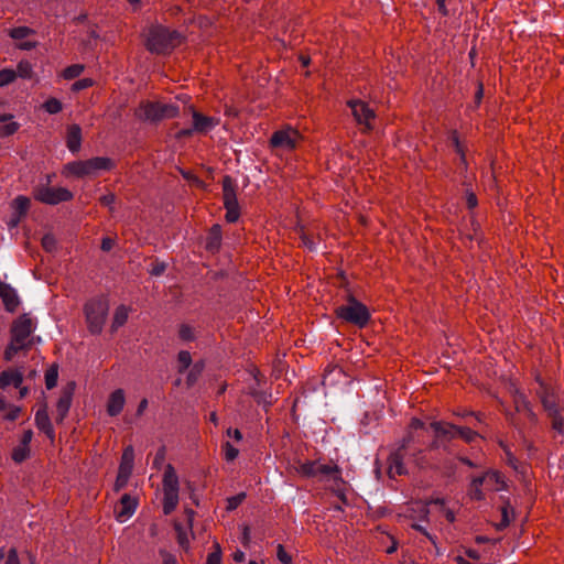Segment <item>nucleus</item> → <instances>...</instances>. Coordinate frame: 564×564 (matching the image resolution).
Returning <instances> with one entry per match:
<instances>
[{
  "mask_svg": "<svg viewBox=\"0 0 564 564\" xmlns=\"http://www.w3.org/2000/svg\"><path fill=\"white\" fill-rule=\"evenodd\" d=\"M539 388L535 395L540 400L546 417L551 422L554 437L564 435V409L558 404L554 391L540 377H536Z\"/></svg>",
  "mask_w": 564,
  "mask_h": 564,
  "instance_id": "obj_1",
  "label": "nucleus"
},
{
  "mask_svg": "<svg viewBox=\"0 0 564 564\" xmlns=\"http://www.w3.org/2000/svg\"><path fill=\"white\" fill-rule=\"evenodd\" d=\"M180 108L176 104H162L160 101H141L134 115L138 119L150 122L159 123L165 119L177 117Z\"/></svg>",
  "mask_w": 564,
  "mask_h": 564,
  "instance_id": "obj_2",
  "label": "nucleus"
},
{
  "mask_svg": "<svg viewBox=\"0 0 564 564\" xmlns=\"http://www.w3.org/2000/svg\"><path fill=\"white\" fill-rule=\"evenodd\" d=\"M338 318L346 323L364 328L370 321L368 307L358 301L354 295L347 296V302L335 310Z\"/></svg>",
  "mask_w": 564,
  "mask_h": 564,
  "instance_id": "obj_3",
  "label": "nucleus"
},
{
  "mask_svg": "<svg viewBox=\"0 0 564 564\" xmlns=\"http://www.w3.org/2000/svg\"><path fill=\"white\" fill-rule=\"evenodd\" d=\"M180 34L175 31L171 32L162 25H154L149 30L147 39V48L156 54L170 52Z\"/></svg>",
  "mask_w": 564,
  "mask_h": 564,
  "instance_id": "obj_4",
  "label": "nucleus"
},
{
  "mask_svg": "<svg viewBox=\"0 0 564 564\" xmlns=\"http://www.w3.org/2000/svg\"><path fill=\"white\" fill-rule=\"evenodd\" d=\"M109 311L108 301L104 297L93 299L85 305L86 322L91 334H100Z\"/></svg>",
  "mask_w": 564,
  "mask_h": 564,
  "instance_id": "obj_5",
  "label": "nucleus"
},
{
  "mask_svg": "<svg viewBox=\"0 0 564 564\" xmlns=\"http://www.w3.org/2000/svg\"><path fill=\"white\" fill-rule=\"evenodd\" d=\"M113 167V162L108 158L97 156L86 161H75L68 163L67 169L70 174L85 177L96 175L99 171H108Z\"/></svg>",
  "mask_w": 564,
  "mask_h": 564,
  "instance_id": "obj_6",
  "label": "nucleus"
},
{
  "mask_svg": "<svg viewBox=\"0 0 564 564\" xmlns=\"http://www.w3.org/2000/svg\"><path fill=\"white\" fill-rule=\"evenodd\" d=\"M224 206L226 208V220L235 223L239 218V204L236 194V184L231 176L226 175L223 178Z\"/></svg>",
  "mask_w": 564,
  "mask_h": 564,
  "instance_id": "obj_7",
  "label": "nucleus"
},
{
  "mask_svg": "<svg viewBox=\"0 0 564 564\" xmlns=\"http://www.w3.org/2000/svg\"><path fill=\"white\" fill-rule=\"evenodd\" d=\"M299 473L307 478H340V469L337 465L321 464L318 460L305 462L301 464L299 467Z\"/></svg>",
  "mask_w": 564,
  "mask_h": 564,
  "instance_id": "obj_8",
  "label": "nucleus"
},
{
  "mask_svg": "<svg viewBox=\"0 0 564 564\" xmlns=\"http://www.w3.org/2000/svg\"><path fill=\"white\" fill-rule=\"evenodd\" d=\"M34 197L44 204L57 205L58 203L70 200L73 194L64 187L41 186L36 189Z\"/></svg>",
  "mask_w": 564,
  "mask_h": 564,
  "instance_id": "obj_9",
  "label": "nucleus"
},
{
  "mask_svg": "<svg viewBox=\"0 0 564 564\" xmlns=\"http://www.w3.org/2000/svg\"><path fill=\"white\" fill-rule=\"evenodd\" d=\"M34 330L33 322L26 315L20 316L12 325V339L17 344H26L25 340Z\"/></svg>",
  "mask_w": 564,
  "mask_h": 564,
  "instance_id": "obj_10",
  "label": "nucleus"
},
{
  "mask_svg": "<svg viewBox=\"0 0 564 564\" xmlns=\"http://www.w3.org/2000/svg\"><path fill=\"white\" fill-rule=\"evenodd\" d=\"M76 384L75 382H68L67 386L63 389L62 394L57 401L56 405V422L63 423L65 417L68 414V411L72 405L73 394L75 391Z\"/></svg>",
  "mask_w": 564,
  "mask_h": 564,
  "instance_id": "obj_11",
  "label": "nucleus"
},
{
  "mask_svg": "<svg viewBox=\"0 0 564 564\" xmlns=\"http://www.w3.org/2000/svg\"><path fill=\"white\" fill-rule=\"evenodd\" d=\"M297 138L299 133L295 130H279L272 134L270 144L272 148L293 150L296 147Z\"/></svg>",
  "mask_w": 564,
  "mask_h": 564,
  "instance_id": "obj_12",
  "label": "nucleus"
},
{
  "mask_svg": "<svg viewBox=\"0 0 564 564\" xmlns=\"http://www.w3.org/2000/svg\"><path fill=\"white\" fill-rule=\"evenodd\" d=\"M348 106L350 107L356 121L359 124H365L367 129H370V120L375 118L373 110L361 100H350Z\"/></svg>",
  "mask_w": 564,
  "mask_h": 564,
  "instance_id": "obj_13",
  "label": "nucleus"
},
{
  "mask_svg": "<svg viewBox=\"0 0 564 564\" xmlns=\"http://www.w3.org/2000/svg\"><path fill=\"white\" fill-rule=\"evenodd\" d=\"M138 502L129 494H124L120 499L119 508H116L117 519L120 522L128 520L134 513Z\"/></svg>",
  "mask_w": 564,
  "mask_h": 564,
  "instance_id": "obj_14",
  "label": "nucleus"
},
{
  "mask_svg": "<svg viewBox=\"0 0 564 564\" xmlns=\"http://www.w3.org/2000/svg\"><path fill=\"white\" fill-rule=\"evenodd\" d=\"M34 421H35V425L36 427L42 431L43 433H45V435L51 438V440H54L55 437V432H54V427L51 423V420H50V416H48V413H47V408H46V404H43L42 408H40L36 413H35V417H34Z\"/></svg>",
  "mask_w": 564,
  "mask_h": 564,
  "instance_id": "obj_15",
  "label": "nucleus"
},
{
  "mask_svg": "<svg viewBox=\"0 0 564 564\" xmlns=\"http://www.w3.org/2000/svg\"><path fill=\"white\" fill-rule=\"evenodd\" d=\"M0 297L9 312H14L20 304L17 291L4 282H0Z\"/></svg>",
  "mask_w": 564,
  "mask_h": 564,
  "instance_id": "obj_16",
  "label": "nucleus"
},
{
  "mask_svg": "<svg viewBox=\"0 0 564 564\" xmlns=\"http://www.w3.org/2000/svg\"><path fill=\"white\" fill-rule=\"evenodd\" d=\"M430 427L433 430L434 434L440 437L446 445L454 437H456V425L434 421L430 424Z\"/></svg>",
  "mask_w": 564,
  "mask_h": 564,
  "instance_id": "obj_17",
  "label": "nucleus"
},
{
  "mask_svg": "<svg viewBox=\"0 0 564 564\" xmlns=\"http://www.w3.org/2000/svg\"><path fill=\"white\" fill-rule=\"evenodd\" d=\"M404 454L403 451H400L397 448L394 452H392L389 456V474L390 476H402L408 474V469L405 465L403 464Z\"/></svg>",
  "mask_w": 564,
  "mask_h": 564,
  "instance_id": "obj_18",
  "label": "nucleus"
},
{
  "mask_svg": "<svg viewBox=\"0 0 564 564\" xmlns=\"http://www.w3.org/2000/svg\"><path fill=\"white\" fill-rule=\"evenodd\" d=\"M178 477L175 468L171 464H167L163 475V491L164 494H178Z\"/></svg>",
  "mask_w": 564,
  "mask_h": 564,
  "instance_id": "obj_19",
  "label": "nucleus"
},
{
  "mask_svg": "<svg viewBox=\"0 0 564 564\" xmlns=\"http://www.w3.org/2000/svg\"><path fill=\"white\" fill-rule=\"evenodd\" d=\"M124 402H126V399H124L123 390L122 389L115 390L108 399V404H107L108 414L110 416H117L118 414H120V412L122 411V409L124 406Z\"/></svg>",
  "mask_w": 564,
  "mask_h": 564,
  "instance_id": "obj_20",
  "label": "nucleus"
},
{
  "mask_svg": "<svg viewBox=\"0 0 564 564\" xmlns=\"http://www.w3.org/2000/svg\"><path fill=\"white\" fill-rule=\"evenodd\" d=\"M516 410L519 413H524V415L528 417V420L531 423H533V424L538 423V421H539L538 415L533 411L531 402L523 394H519L516 398Z\"/></svg>",
  "mask_w": 564,
  "mask_h": 564,
  "instance_id": "obj_21",
  "label": "nucleus"
},
{
  "mask_svg": "<svg viewBox=\"0 0 564 564\" xmlns=\"http://www.w3.org/2000/svg\"><path fill=\"white\" fill-rule=\"evenodd\" d=\"M216 123L217 122L214 118L193 111V127L196 132H208L216 126Z\"/></svg>",
  "mask_w": 564,
  "mask_h": 564,
  "instance_id": "obj_22",
  "label": "nucleus"
},
{
  "mask_svg": "<svg viewBox=\"0 0 564 564\" xmlns=\"http://www.w3.org/2000/svg\"><path fill=\"white\" fill-rule=\"evenodd\" d=\"M67 148L72 153H77L82 144V129L78 124H72L67 130Z\"/></svg>",
  "mask_w": 564,
  "mask_h": 564,
  "instance_id": "obj_23",
  "label": "nucleus"
},
{
  "mask_svg": "<svg viewBox=\"0 0 564 564\" xmlns=\"http://www.w3.org/2000/svg\"><path fill=\"white\" fill-rule=\"evenodd\" d=\"M221 245V227L219 225H214L207 236H206V249L210 252H216L219 250Z\"/></svg>",
  "mask_w": 564,
  "mask_h": 564,
  "instance_id": "obj_24",
  "label": "nucleus"
},
{
  "mask_svg": "<svg viewBox=\"0 0 564 564\" xmlns=\"http://www.w3.org/2000/svg\"><path fill=\"white\" fill-rule=\"evenodd\" d=\"M23 382V375L18 370H6L0 375V388L4 389L9 384L19 388Z\"/></svg>",
  "mask_w": 564,
  "mask_h": 564,
  "instance_id": "obj_25",
  "label": "nucleus"
},
{
  "mask_svg": "<svg viewBox=\"0 0 564 564\" xmlns=\"http://www.w3.org/2000/svg\"><path fill=\"white\" fill-rule=\"evenodd\" d=\"M134 462V449L131 445L123 449L121 462L119 465V471L131 475Z\"/></svg>",
  "mask_w": 564,
  "mask_h": 564,
  "instance_id": "obj_26",
  "label": "nucleus"
},
{
  "mask_svg": "<svg viewBox=\"0 0 564 564\" xmlns=\"http://www.w3.org/2000/svg\"><path fill=\"white\" fill-rule=\"evenodd\" d=\"M128 319V310L124 305H120L117 307L111 325V330L116 332L119 327H121Z\"/></svg>",
  "mask_w": 564,
  "mask_h": 564,
  "instance_id": "obj_27",
  "label": "nucleus"
},
{
  "mask_svg": "<svg viewBox=\"0 0 564 564\" xmlns=\"http://www.w3.org/2000/svg\"><path fill=\"white\" fill-rule=\"evenodd\" d=\"M30 207V199L25 196H18L13 200V208L15 215L23 217L26 215Z\"/></svg>",
  "mask_w": 564,
  "mask_h": 564,
  "instance_id": "obj_28",
  "label": "nucleus"
},
{
  "mask_svg": "<svg viewBox=\"0 0 564 564\" xmlns=\"http://www.w3.org/2000/svg\"><path fill=\"white\" fill-rule=\"evenodd\" d=\"M34 33L35 31L29 26H17L8 31V35L15 41L26 39Z\"/></svg>",
  "mask_w": 564,
  "mask_h": 564,
  "instance_id": "obj_29",
  "label": "nucleus"
},
{
  "mask_svg": "<svg viewBox=\"0 0 564 564\" xmlns=\"http://www.w3.org/2000/svg\"><path fill=\"white\" fill-rule=\"evenodd\" d=\"M204 361H197L193 365L186 378V383L188 387H192L196 383L204 370Z\"/></svg>",
  "mask_w": 564,
  "mask_h": 564,
  "instance_id": "obj_30",
  "label": "nucleus"
},
{
  "mask_svg": "<svg viewBox=\"0 0 564 564\" xmlns=\"http://www.w3.org/2000/svg\"><path fill=\"white\" fill-rule=\"evenodd\" d=\"M178 494H164L163 499V512L164 514H171L177 507Z\"/></svg>",
  "mask_w": 564,
  "mask_h": 564,
  "instance_id": "obj_31",
  "label": "nucleus"
},
{
  "mask_svg": "<svg viewBox=\"0 0 564 564\" xmlns=\"http://www.w3.org/2000/svg\"><path fill=\"white\" fill-rule=\"evenodd\" d=\"M484 481L485 476H478L471 480L469 492L473 499L481 500L484 498V494L480 489Z\"/></svg>",
  "mask_w": 564,
  "mask_h": 564,
  "instance_id": "obj_32",
  "label": "nucleus"
},
{
  "mask_svg": "<svg viewBox=\"0 0 564 564\" xmlns=\"http://www.w3.org/2000/svg\"><path fill=\"white\" fill-rule=\"evenodd\" d=\"M28 347L29 344H17L12 339L4 350V359L7 361H11L20 350L25 349Z\"/></svg>",
  "mask_w": 564,
  "mask_h": 564,
  "instance_id": "obj_33",
  "label": "nucleus"
},
{
  "mask_svg": "<svg viewBox=\"0 0 564 564\" xmlns=\"http://www.w3.org/2000/svg\"><path fill=\"white\" fill-rule=\"evenodd\" d=\"M29 455L30 448L21 444L14 447L12 451V459L18 464L24 462L29 457Z\"/></svg>",
  "mask_w": 564,
  "mask_h": 564,
  "instance_id": "obj_34",
  "label": "nucleus"
},
{
  "mask_svg": "<svg viewBox=\"0 0 564 564\" xmlns=\"http://www.w3.org/2000/svg\"><path fill=\"white\" fill-rule=\"evenodd\" d=\"M178 372L183 373L192 365V357L187 350H181L177 355Z\"/></svg>",
  "mask_w": 564,
  "mask_h": 564,
  "instance_id": "obj_35",
  "label": "nucleus"
},
{
  "mask_svg": "<svg viewBox=\"0 0 564 564\" xmlns=\"http://www.w3.org/2000/svg\"><path fill=\"white\" fill-rule=\"evenodd\" d=\"M58 371L57 366H52L45 373V386L48 390L53 389L57 384Z\"/></svg>",
  "mask_w": 564,
  "mask_h": 564,
  "instance_id": "obj_36",
  "label": "nucleus"
},
{
  "mask_svg": "<svg viewBox=\"0 0 564 564\" xmlns=\"http://www.w3.org/2000/svg\"><path fill=\"white\" fill-rule=\"evenodd\" d=\"M178 337L184 341H193L195 339L194 328L188 324H181L178 328Z\"/></svg>",
  "mask_w": 564,
  "mask_h": 564,
  "instance_id": "obj_37",
  "label": "nucleus"
},
{
  "mask_svg": "<svg viewBox=\"0 0 564 564\" xmlns=\"http://www.w3.org/2000/svg\"><path fill=\"white\" fill-rule=\"evenodd\" d=\"M17 78L15 70L11 68H4L0 70V87H4L13 83Z\"/></svg>",
  "mask_w": 564,
  "mask_h": 564,
  "instance_id": "obj_38",
  "label": "nucleus"
},
{
  "mask_svg": "<svg viewBox=\"0 0 564 564\" xmlns=\"http://www.w3.org/2000/svg\"><path fill=\"white\" fill-rule=\"evenodd\" d=\"M43 108H44L48 113H51V115H55V113H58V112L62 110L63 106H62V102H61L58 99H56V98L52 97V98H48V99L44 102Z\"/></svg>",
  "mask_w": 564,
  "mask_h": 564,
  "instance_id": "obj_39",
  "label": "nucleus"
},
{
  "mask_svg": "<svg viewBox=\"0 0 564 564\" xmlns=\"http://www.w3.org/2000/svg\"><path fill=\"white\" fill-rule=\"evenodd\" d=\"M17 77L21 78H31L33 69L32 65L28 61H21L18 64V69L15 70Z\"/></svg>",
  "mask_w": 564,
  "mask_h": 564,
  "instance_id": "obj_40",
  "label": "nucleus"
},
{
  "mask_svg": "<svg viewBox=\"0 0 564 564\" xmlns=\"http://www.w3.org/2000/svg\"><path fill=\"white\" fill-rule=\"evenodd\" d=\"M42 247L47 252H54L57 248V240L53 234H45L42 238Z\"/></svg>",
  "mask_w": 564,
  "mask_h": 564,
  "instance_id": "obj_41",
  "label": "nucleus"
},
{
  "mask_svg": "<svg viewBox=\"0 0 564 564\" xmlns=\"http://www.w3.org/2000/svg\"><path fill=\"white\" fill-rule=\"evenodd\" d=\"M416 442H419L417 435L412 431H408L406 435L401 440L398 448L404 452L405 449L410 448L411 444Z\"/></svg>",
  "mask_w": 564,
  "mask_h": 564,
  "instance_id": "obj_42",
  "label": "nucleus"
},
{
  "mask_svg": "<svg viewBox=\"0 0 564 564\" xmlns=\"http://www.w3.org/2000/svg\"><path fill=\"white\" fill-rule=\"evenodd\" d=\"M20 128V123L10 121L0 127V138H7L14 134Z\"/></svg>",
  "mask_w": 564,
  "mask_h": 564,
  "instance_id": "obj_43",
  "label": "nucleus"
},
{
  "mask_svg": "<svg viewBox=\"0 0 564 564\" xmlns=\"http://www.w3.org/2000/svg\"><path fill=\"white\" fill-rule=\"evenodd\" d=\"M457 435L459 437H462L463 440H465L466 442L470 443V442H473L478 436V433L473 431L469 427H458V426H456V436Z\"/></svg>",
  "mask_w": 564,
  "mask_h": 564,
  "instance_id": "obj_44",
  "label": "nucleus"
},
{
  "mask_svg": "<svg viewBox=\"0 0 564 564\" xmlns=\"http://www.w3.org/2000/svg\"><path fill=\"white\" fill-rule=\"evenodd\" d=\"M245 499H246L245 492H240L236 496L229 497L227 499V507H226L227 511H234L235 509H237L238 506H240Z\"/></svg>",
  "mask_w": 564,
  "mask_h": 564,
  "instance_id": "obj_45",
  "label": "nucleus"
},
{
  "mask_svg": "<svg viewBox=\"0 0 564 564\" xmlns=\"http://www.w3.org/2000/svg\"><path fill=\"white\" fill-rule=\"evenodd\" d=\"M84 70V66L80 64H74L65 68L64 77L66 79H74L78 77Z\"/></svg>",
  "mask_w": 564,
  "mask_h": 564,
  "instance_id": "obj_46",
  "label": "nucleus"
},
{
  "mask_svg": "<svg viewBox=\"0 0 564 564\" xmlns=\"http://www.w3.org/2000/svg\"><path fill=\"white\" fill-rule=\"evenodd\" d=\"M130 476L131 475L118 470L117 479L115 482V491L118 492L122 490L127 486Z\"/></svg>",
  "mask_w": 564,
  "mask_h": 564,
  "instance_id": "obj_47",
  "label": "nucleus"
},
{
  "mask_svg": "<svg viewBox=\"0 0 564 564\" xmlns=\"http://www.w3.org/2000/svg\"><path fill=\"white\" fill-rule=\"evenodd\" d=\"M165 455H166V448L165 446H161L155 456H154V459H153V467L156 468V469H160L163 464H164V460H165Z\"/></svg>",
  "mask_w": 564,
  "mask_h": 564,
  "instance_id": "obj_48",
  "label": "nucleus"
},
{
  "mask_svg": "<svg viewBox=\"0 0 564 564\" xmlns=\"http://www.w3.org/2000/svg\"><path fill=\"white\" fill-rule=\"evenodd\" d=\"M166 268H167V264L165 262L156 260L152 264V267L149 270V272L153 276H160V275H162L165 272Z\"/></svg>",
  "mask_w": 564,
  "mask_h": 564,
  "instance_id": "obj_49",
  "label": "nucleus"
},
{
  "mask_svg": "<svg viewBox=\"0 0 564 564\" xmlns=\"http://www.w3.org/2000/svg\"><path fill=\"white\" fill-rule=\"evenodd\" d=\"M216 550L208 554L207 564H221V549L218 543L215 545Z\"/></svg>",
  "mask_w": 564,
  "mask_h": 564,
  "instance_id": "obj_50",
  "label": "nucleus"
},
{
  "mask_svg": "<svg viewBox=\"0 0 564 564\" xmlns=\"http://www.w3.org/2000/svg\"><path fill=\"white\" fill-rule=\"evenodd\" d=\"M226 459L231 462L237 458L239 451L234 447L229 442L224 444Z\"/></svg>",
  "mask_w": 564,
  "mask_h": 564,
  "instance_id": "obj_51",
  "label": "nucleus"
},
{
  "mask_svg": "<svg viewBox=\"0 0 564 564\" xmlns=\"http://www.w3.org/2000/svg\"><path fill=\"white\" fill-rule=\"evenodd\" d=\"M276 556L282 564H291L292 562L291 555L285 551L282 544L278 545Z\"/></svg>",
  "mask_w": 564,
  "mask_h": 564,
  "instance_id": "obj_52",
  "label": "nucleus"
},
{
  "mask_svg": "<svg viewBox=\"0 0 564 564\" xmlns=\"http://www.w3.org/2000/svg\"><path fill=\"white\" fill-rule=\"evenodd\" d=\"M430 451H436V449H444L447 451L448 446L434 434V440L430 443L429 447Z\"/></svg>",
  "mask_w": 564,
  "mask_h": 564,
  "instance_id": "obj_53",
  "label": "nucleus"
},
{
  "mask_svg": "<svg viewBox=\"0 0 564 564\" xmlns=\"http://www.w3.org/2000/svg\"><path fill=\"white\" fill-rule=\"evenodd\" d=\"M21 411L22 409L20 406L9 405V412L6 414L4 419L8 421H15L19 417Z\"/></svg>",
  "mask_w": 564,
  "mask_h": 564,
  "instance_id": "obj_54",
  "label": "nucleus"
},
{
  "mask_svg": "<svg viewBox=\"0 0 564 564\" xmlns=\"http://www.w3.org/2000/svg\"><path fill=\"white\" fill-rule=\"evenodd\" d=\"M93 85V80L89 78L79 79L73 84V90L79 91L86 89Z\"/></svg>",
  "mask_w": 564,
  "mask_h": 564,
  "instance_id": "obj_55",
  "label": "nucleus"
},
{
  "mask_svg": "<svg viewBox=\"0 0 564 564\" xmlns=\"http://www.w3.org/2000/svg\"><path fill=\"white\" fill-rule=\"evenodd\" d=\"M175 530L177 532L178 543L184 547L188 543L186 532L183 530L181 524H175Z\"/></svg>",
  "mask_w": 564,
  "mask_h": 564,
  "instance_id": "obj_56",
  "label": "nucleus"
},
{
  "mask_svg": "<svg viewBox=\"0 0 564 564\" xmlns=\"http://www.w3.org/2000/svg\"><path fill=\"white\" fill-rule=\"evenodd\" d=\"M423 452L424 449L422 448H416L414 449L412 453H411V456L413 458V462L420 466V467H423L424 465V462H423Z\"/></svg>",
  "mask_w": 564,
  "mask_h": 564,
  "instance_id": "obj_57",
  "label": "nucleus"
},
{
  "mask_svg": "<svg viewBox=\"0 0 564 564\" xmlns=\"http://www.w3.org/2000/svg\"><path fill=\"white\" fill-rule=\"evenodd\" d=\"M100 204L105 207L112 208V204L116 202L115 194H107L100 197L99 199Z\"/></svg>",
  "mask_w": 564,
  "mask_h": 564,
  "instance_id": "obj_58",
  "label": "nucleus"
},
{
  "mask_svg": "<svg viewBox=\"0 0 564 564\" xmlns=\"http://www.w3.org/2000/svg\"><path fill=\"white\" fill-rule=\"evenodd\" d=\"M6 564H20L18 552L14 547L9 550Z\"/></svg>",
  "mask_w": 564,
  "mask_h": 564,
  "instance_id": "obj_59",
  "label": "nucleus"
},
{
  "mask_svg": "<svg viewBox=\"0 0 564 564\" xmlns=\"http://www.w3.org/2000/svg\"><path fill=\"white\" fill-rule=\"evenodd\" d=\"M425 429H426L425 423L416 417H413L409 425V431H412V432L417 431V430H425Z\"/></svg>",
  "mask_w": 564,
  "mask_h": 564,
  "instance_id": "obj_60",
  "label": "nucleus"
},
{
  "mask_svg": "<svg viewBox=\"0 0 564 564\" xmlns=\"http://www.w3.org/2000/svg\"><path fill=\"white\" fill-rule=\"evenodd\" d=\"M115 246V240L110 237H104L102 240H101V250L105 251V252H108L112 249V247Z\"/></svg>",
  "mask_w": 564,
  "mask_h": 564,
  "instance_id": "obj_61",
  "label": "nucleus"
},
{
  "mask_svg": "<svg viewBox=\"0 0 564 564\" xmlns=\"http://www.w3.org/2000/svg\"><path fill=\"white\" fill-rule=\"evenodd\" d=\"M32 437H33V432L31 430L24 431L22 438H21V445L29 447V445L32 441Z\"/></svg>",
  "mask_w": 564,
  "mask_h": 564,
  "instance_id": "obj_62",
  "label": "nucleus"
},
{
  "mask_svg": "<svg viewBox=\"0 0 564 564\" xmlns=\"http://www.w3.org/2000/svg\"><path fill=\"white\" fill-rule=\"evenodd\" d=\"M466 204L469 209L477 206V197L474 193H468L466 196Z\"/></svg>",
  "mask_w": 564,
  "mask_h": 564,
  "instance_id": "obj_63",
  "label": "nucleus"
},
{
  "mask_svg": "<svg viewBox=\"0 0 564 564\" xmlns=\"http://www.w3.org/2000/svg\"><path fill=\"white\" fill-rule=\"evenodd\" d=\"M510 523V520H509V517H508V512L507 510L505 509L502 511V519L500 521V523L497 525L498 530H503L505 528H507Z\"/></svg>",
  "mask_w": 564,
  "mask_h": 564,
  "instance_id": "obj_64",
  "label": "nucleus"
}]
</instances>
